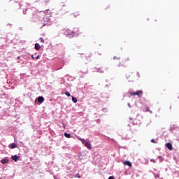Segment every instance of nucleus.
Masks as SVG:
<instances>
[{
	"label": "nucleus",
	"instance_id": "8",
	"mask_svg": "<svg viewBox=\"0 0 179 179\" xmlns=\"http://www.w3.org/2000/svg\"><path fill=\"white\" fill-rule=\"evenodd\" d=\"M84 145L85 146V148H87V149H90V150H92V144H90V143L87 141L86 143H85Z\"/></svg>",
	"mask_w": 179,
	"mask_h": 179
},
{
	"label": "nucleus",
	"instance_id": "37",
	"mask_svg": "<svg viewBox=\"0 0 179 179\" xmlns=\"http://www.w3.org/2000/svg\"><path fill=\"white\" fill-rule=\"evenodd\" d=\"M147 111H149V109H147Z\"/></svg>",
	"mask_w": 179,
	"mask_h": 179
},
{
	"label": "nucleus",
	"instance_id": "27",
	"mask_svg": "<svg viewBox=\"0 0 179 179\" xmlns=\"http://www.w3.org/2000/svg\"><path fill=\"white\" fill-rule=\"evenodd\" d=\"M108 179H114V176H110Z\"/></svg>",
	"mask_w": 179,
	"mask_h": 179
},
{
	"label": "nucleus",
	"instance_id": "31",
	"mask_svg": "<svg viewBox=\"0 0 179 179\" xmlns=\"http://www.w3.org/2000/svg\"><path fill=\"white\" fill-rule=\"evenodd\" d=\"M150 162H152L153 163L155 162V159H150Z\"/></svg>",
	"mask_w": 179,
	"mask_h": 179
},
{
	"label": "nucleus",
	"instance_id": "4",
	"mask_svg": "<svg viewBox=\"0 0 179 179\" xmlns=\"http://www.w3.org/2000/svg\"><path fill=\"white\" fill-rule=\"evenodd\" d=\"M37 101L38 104H43V103H44V98L43 96H38L37 98Z\"/></svg>",
	"mask_w": 179,
	"mask_h": 179
},
{
	"label": "nucleus",
	"instance_id": "29",
	"mask_svg": "<svg viewBox=\"0 0 179 179\" xmlns=\"http://www.w3.org/2000/svg\"><path fill=\"white\" fill-rule=\"evenodd\" d=\"M137 76L138 78H141V76L139 75V72H137Z\"/></svg>",
	"mask_w": 179,
	"mask_h": 179
},
{
	"label": "nucleus",
	"instance_id": "28",
	"mask_svg": "<svg viewBox=\"0 0 179 179\" xmlns=\"http://www.w3.org/2000/svg\"><path fill=\"white\" fill-rule=\"evenodd\" d=\"M113 59H120V58L117 57H114Z\"/></svg>",
	"mask_w": 179,
	"mask_h": 179
},
{
	"label": "nucleus",
	"instance_id": "17",
	"mask_svg": "<svg viewBox=\"0 0 179 179\" xmlns=\"http://www.w3.org/2000/svg\"><path fill=\"white\" fill-rule=\"evenodd\" d=\"M158 159H159L160 163H162V162L164 160V159H163V157L162 156H159Z\"/></svg>",
	"mask_w": 179,
	"mask_h": 179
},
{
	"label": "nucleus",
	"instance_id": "36",
	"mask_svg": "<svg viewBox=\"0 0 179 179\" xmlns=\"http://www.w3.org/2000/svg\"><path fill=\"white\" fill-rule=\"evenodd\" d=\"M62 6H65V5L62 4Z\"/></svg>",
	"mask_w": 179,
	"mask_h": 179
},
{
	"label": "nucleus",
	"instance_id": "24",
	"mask_svg": "<svg viewBox=\"0 0 179 179\" xmlns=\"http://www.w3.org/2000/svg\"><path fill=\"white\" fill-rule=\"evenodd\" d=\"M48 2H50V0H45L44 1L45 5H47V3H48Z\"/></svg>",
	"mask_w": 179,
	"mask_h": 179
},
{
	"label": "nucleus",
	"instance_id": "19",
	"mask_svg": "<svg viewBox=\"0 0 179 179\" xmlns=\"http://www.w3.org/2000/svg\"><path fill=\"white\" fill-rule=\"evenodd\" d=\"M62 127L64 128V129H66V124L64 122L62 123Z\"/></svg>",
	"mask_w": 179,
	"mask_h": 179
},
{
	"label": "nucleus",
	"instance_id": "30",
	"mask_svg": "<svg viewBox=\"0 0 179 179\" xmlns=\"http://www.w3.org/2000/svg\"><path fill=\"white\" fill-rule=\"evenodd\" d=\"M78 141H81V139H83V138H80V136H78Z\"/></svg>",
	"mask_w": 179,
	"mask_h": 179
},
{
	"label": "nucleus",
	"instance_id": "7",
	"mask_svg": "<svg viewBox=\"0 0 179 179\" xmlns=\"http://www.w3.org/2000/svg\"><path fill=\"white\" fill-rule=\"evenodd\" d=\"M166 147L167 148V149H169V150H173V145L171 144V143H167L166 144Z\"/></svg>",
	"mask_w": 179,
	"mask_h": 179
},
{
	"label": "nucleus",
	"instance_id": "38",
	"mask_svg": "<svg viewBox=\"0 0 179 179\" xmlns=\"http://www.w3.org/2000/svg\"><path fill=\"white\" fill-rule=\"evenodd\" d=\"M15 1H17V0H15Z\"/></svg>",
	"mask_w": 179,
	"mask_h": 179
},
{
	"label": "nucleus",
	"instance_id": "11",
	"mask_svg": "<svg viewBox=\"0 0 179 179\" xmlns=\"http://www.w3.org/2000/svg\"><path fill=\"white\" fill-rule=\"evenodd\" d=\"M15 148H17V145H16L15 143H11L10 149H15Z\"/></svg>",
	"mask_w": 179,
	"mask_h": 179
},
{
	"label": "nucleus",
	"instance_id": "20",
	"mask_svg": "<svg viewBox=\"0 0 179 179\" xmlns=\"http://www.w3.org/2000/svg\"><path fill=\"white\" fill-rule=\"evenodd\" d=\"M80 142H82V143L83 144V145H85V143H86V141L84 139V138H83V139H81V141Z\"/></svg>",
	"mask_w": 179,
	"mask_h": 179
},
{
	"label": "nucleus",
	"instance_id": "1",
	"mask_svg": "<svg viewBox=\"0 0 179 179\" xmlns=\"http://www.w3.org/2000/svg\"><path fill=\"white\" fill-rule=\"evenodd\" d=\"M40 15L43 16V20L46 22L43 23V26H47V24L50 25L51 22L54 21V17H52L51 10L50 9H47L44 11L37 12L33 15L32 19L35 22L38 20V17H40Z\"/></svg>",
	"mask_w": 179,
	"mask_h": 179
},
{
	"label": "nucleus",
	"instance_id": "32",
	"mask_svg": "<svg viewBox=\"0 0 179 179\" xmlns=\"http://www.w3.org/2000/svg\"><path fill=\"white\" fill-rule=\"evenodd\" d=\"M128 107L131 108V103L127 104Z\"/></svg>",
	"mask_w": 179,
	"mask_h": 179
},
{
	"label": "nucleus",
	"instance_id": "25",
	"mask_svg": "<svg viewBox=\"0 0 179 179\" xmlns=\"http://www.w3.org/2000/svg\"><path fill=\"white\" fill-rule=\"evenodd\" d=\"M40 40H41V43H44V39L43 38H40Z\"/></svg>",
	"mask_w": 179,
	"mask_h": 179
},
{
	"label": "nucleus",
	"instance_id": "22",
	"mask_svg": "<svg viewBox=\"0 0 179 179\" xmlns=\"http://www.w3.org/2000/svg\"><path fill=\"white\" fill-rule=\"evenodd\" d=\"M76 178H80V175L79 173H77V174L76 175Z\"/></svg>",
	"mask_w": 179,
	"mask_h": 179
},
{
	"label": "nucleus",
	"instance_id": "10",
	"mask_svg": "<svg viewBox=\"0 0 179 179\" xmlns=\"http://www.w3.org/2000/svg\"><path fill=\"white\" fill-rule=\"evenodd\" d=\"M40 48V44H38V43H35V50H36V51H38Z\"/></svg>",
	"mask_w": 179,
	"mask_h": 179
},
{
	"label": "nucleus",
	"instance_id": "15",
	"mask_svg": "<svg viewBox=\"0 0 179 179\" xmlns=\"http://www.w3.org/2000/svg\"><path fill=\"white\" fill-rule=\"evenodd\" d=\"M64 136H65L66 138H71V134L64 133Z\"/></svg>",
	"mask_w": 179,
	"mask_h": 179
},
{
	"label": "nucleus",
	"instance_id": "3",
	"mask_svg": "<svg viewBox=\"0 0 179 179\" xmlns=\"http://www.w3.org/2000/svg\"><path fill=\"white\" fill-rule=\"evenodd\" d=\"M130 94L131 96H138V97H142V94H143V92L142 90H138L136 92H131Z\"/></svg>",
	"mask_w": 179,
	"mask_h": 179
},
{
	"label": "nucleus",
	"instance_id": "16",
	"mask_svg": "<svg viewBox=\"0 0 179 179\" xmlns=\"http://www.w3.org/2000/svg\"><path fill=\"white\" fill-rule=\"evenodd\" d=\"M153 176L155 177V178H159V177H160V176L157 173H153Z\"/></svg>",
	"mask_w": 179,
	"mask_h": 179
},
{
	"label": "nucleus",
	"instance_id": "35",
	"mask_svg": "<svg viewBox=\"0 0 179 179\" xmlns=\"http://www.w3.org/2000/svg\"><path fill=\"white\" fill-rule=\"evenodd\" d=\"M8 26H12V24H8Z\"/></svg>",
	"mask_w": 179,
	"mask_h": 179
},
{
	"label": "nucleus",
	"instance_id": "14",
	"mask_svg": "<svg viewBox=\"0 0 179 179\" xmlns=\"http://www.w3.org/2000/svg\"><path fill=\"white\" fill-rule=\"evenodd\" d=\"M72 101L75 103H78V99H76V97L72 96Z\"/></svg>",
	"mask_w": 179,
	"mask_h": 179
},
{
	"label": "nucleus",
	"instance_id": "23",
	"mask_svg": "<svg viewBox=\"0 0 179 179\" xmlns=\"http://www.w3.org/2000/svg\"><path fill=\"white\" fill-rule=\"evenodd\" d=\"M23 14L26 15V12H27V8H25L24 10H23Z\"/></svg>",
	"mask_w": 179,
	"mask_h": 179
},
{
	"label": "nucleus",
	"instance_id": "2",
	"mask_svg": "<svg viewBox=\"0 0 179 179\" xmlns=\"http://www.w3.org/2000/svg\"><path fill=\"white\" fill-rule=\"evenodd\" d=\"M64 36H68L69 38H72L73 37H78L79 36V30L78 29L74 30H71L67 29L64 32Z\"/></svg>",
	"mask_w": 179,
	"mask_h": 179
},
{
	"label": "nucleus",
	"instance_id": "21",
	"mask_svg": "<svg viewBox=\"0 0 179 179\" xmlns=\"http://www.w3.org/2000/svg\"><path fill=\"white\" fill-rule=\"evenodd\" d=\"M80 72L81 73H84L85 75H86V74L88 73V71H85V72L80 71Z\"/></svg>",
	"mask_w": 179,
	"mask_h": 179
},
{
	"label": "nucleus",
	"instance_id": "18",
	"mask_svg": "<svg viewBox=\"0 0 179 179\" xmlns=\"http://www.w3.org/2000/svg\"><path fill=\"white\" fill-rule=\"evenodd\" d=\"M65 94L67 96V97H71V93H69V92H66Z\"/></svg>",
	"mask_w": 179,
	"mask_h": 179
},
{
	"label": "nucleus",
	"instance_id": "13",
	"mask_svg": "<svg viewBox=\"0 0 179 179\" xmlns=\"http://www.w3.org/2000/svg\"><path fill=\"white\" fill-rule=\"evenodd\" d=\"M31 58L33 59H38L39 58H40V55H38V56H35L34 57V55H31Z\"/></svg>",
	"mask_w": 179,
	"mask_h": 179
},
{
	"label": "nucleus",
	"instance_id": "6",
	"mask_svg": "<svg viewBox=\"0 0 179 179\" xmlns=\"http://www.w3.org/2000/svg\"><path fill=\"white\" fill-rule=\"evenodd\" d=\"M122 163L124 166H129V167H132V164L129 161H123Z\"/></svg>",
	"mask_w": 179,
	"mask_h": 179
},
{
	"label": "nucleus",
	"instance_id": "34",
	"mask_svg": "<svg viewBox=\"0 0 179 179\" xmlns=\"http://www.w3.org/2000/svg\"><path fill=\"white\" fill-rule=\"evenodd\" d=\"M17 59H20V57H17Z\"/></svg>",
	"mask_w": 179,
	"mask_h": 179
},
{
	"label": "nucleus",
	"instance_id": "5",
	"mask_svg": "<svg viewBox=\"0 0 179 179\" xmlns=\"http://www.w3.org/2000/svg\"><path fill=\"white\" fill-rule=\"evenodd\" d=\"M1 164H6L9 163V159H8V157L3 158V159L1 160Z\"/></svg>",
	"mask_w": 179,
	"mask_h": 179
},
{
	"label": "nucleus",
	"instance_id": "33",
	"mask_svg": "<svg viewBox=\"0 0 179 179\" xmlns=\"http://www.w3.org/2000/svg\"><path fill=\"white\" fill-rule=\"evenodd\" d=\"M26 6H30V4L27 3H26Z\"/></svg>",
	"mask_w": 179,
	"mask_h": 179
},
{
	"label": "nucleus",
	"instance_id": "12",
	"mask_svg": "<svg viewBox=\"0 0 179 179\" xmlns=\"http://www.w3.org/2000/svg\"><path fill=\"white\" fill-rule=\"evenodd\" d=\"M96 72H99V73H104V71H103V69L101 68L97 69Z\"/></svg>",
	"mask_w": 179,
	"mask_h": 179
},
{
	"label": "nucleus",
	"instance_id": "26",
	"mask_svg": "<svg viewBox=\"0 0 179 179\" xmlns=\"http://www.w3.org/2000/svg\"><path fill=\"white\" fill-rule=\"evenodd\" d=\"M151 142H152V143H156V140L152 139V140H151Z\"/></svg>",
	"mask_w": 179,
	"mask_h": 179
},
{
	"label": "nucleus",
	"instance_id": "9",
	"mask_svg": "<svg viewBox=\"0 0 179 179\" xmlns=\"http://www.w3.org/2000/svg\"><path fill=\"white\" fill-rule=\"evenodd\" d=\"M11 159L14 160V162H17L18 159H20V157L17 156V155H13Z\"/></svg>",
	"mask_w": 179,
	"mask_h": 179
}]
</instances>
